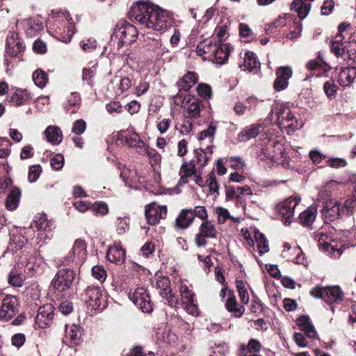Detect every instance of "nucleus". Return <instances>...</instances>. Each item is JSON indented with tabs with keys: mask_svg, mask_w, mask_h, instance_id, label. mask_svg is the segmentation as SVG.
Returning <instances> with one entry per match:
<instances>
[{
	"mask_svg": "<svg viewBox=\"0 0 356 356\" xmlns=\"http://www.w3.org/2000/svg\"><path fill=\"white\" fill-rule=\"evenodd\" d=\"M72 303L68 300L62 302L59 305V310L65 315H67L72 312Z\"/></svg>",
	"mask_w": 356,
	"mask_h": 356,
	"instance_id": "61",
	"label": "nucleus"
},
{
	"mask_svg": "<svg viewBox=\"0 0 356 356\" xmlns=\"http://www.w3.org/2000/svg\"><path fill=\"white\" fill-rule=\"evenodd\" d=\"M347 46L345 42H339V41H332L331 44L332 52L337 57L346 55Z\"/></svg>",
	"mask_w": 356,
	"mask_h": 356,
	"instance_id": "38",
	"label": "nucleus"
},
{
	"mask_svg": "<svg viewBox=\"0 0 356 356\" xmlns=\"http://www.w3.org/2000/svg\"><path fill=\"white\" fill-rule=\"evenodd\" d=\"M120 177L125 186L131 187L137 181L136 171L134 169L124 168L120 172Z\"/></svg>",
	"mask_w": 356,
	"mask_h": 356,
	"instance_id": "33",
	"label": "nucleus"
},
{
	"mask_svg": "<svg viewBox=\"0 0 356 356\" xmlns=\"http://www.w3.org/2000/svg\"><path fill=\"white\" fill-rule=\"evenodd\" d=\"M230 48L231 47L227 44H224L220 43L213 56L217 63L222 65L225 63L229 57V54L231 50Z\"/></svg>",
	"mask_w": 356,
	"mask_h": 356,
	"instance_id": "30",
	"label": "nucleus"
},
{
	"mask_svg": "<svg viewBox=\"0 0 356 356\" xmlns=\"http://www.w3.org/2000/svg\"><path fill=\"white\" fill-rule=\"evenodd\" d=\"M255 240L257 243V248L259 249V252L260 254L267 252L269 250L268 241L266 238L265 236L259 232H255Z\"/></svg>",
	"mask_w": 356,
	"mask_h": 356,
	"instance_id": "37",
	"label": "nucleus"
},
{
	"mask_svg": "<svg viewBox=\"0 0 356 356\" xmlns=\"http://www.w3.org/2000/svg\"><path fill=\"white\" fill-rule=\"evenodd\" d=\"M54 309L51 304H46L39 307L35 317V321L39 327H44L49 325L54 318Z\"/></svg>",
	"mask_w": 356,
	"mask_h": 356,
	"instance_id": "14",
	"label": "nucleus"
},
{
	"mask_svg": "<svg viewBox=\"0 0 356 356\" xmlns=\"http://www.w3.org/2000/svg\"><path fill=\"white\" fill-rule=\"evenodd\" d=\"M92 274L99 280H104L106 277V271L99 266H94L92 268Z\"/></svg>",
	"mask_w": 356,
	"mask_h": 356,
	"instance_id": "60",
	"label": "nucleus"
},
{
	"mask_svg": "<svg viewBox=\"0 0 356 356\" xmlns=\"http://www.w3.org/2000/svg\"><path fill=\"white\" fill-rule=\"evenodd\" d=\"M81 103V97L79 93L72 92L67 99V102L65 104V108L70 113H74L79 108Z\"/></svg>",
	"mask_w": 356,
	"mask_h": 356,
	"instance_id": "32",
	"label": "nucleus"
},
{
	"mask_svg": "<svg viewBox=\"0 0 356 356\" xmlns=\"http://www.w3.org/2000/svg\"><path fill=\"white\" fill-rule=\"evenodd\" d=\"M31 99V95L29 90L17 89L10 97V103L13 106H19L24 104Z\"/></svg>",
	"mask_w": 356,
	"mask_h": 356,
	"instance_id": "26",
	"label": "nucleus"
},
{
	"mask_svg": "<svg viewBox=\"0 0 356 356\" xmlns=\"http://www.w3.org/2000/svg\"><path fill=\"white\" fill-rule=\"evenodd\" d=\"M310 293L315 298H320L329 305L339 302L343 300V292L338 286L327 287L317 286L314 288Z\"/></svg>",
	"mask_w": 356,
	"mask_h": 356,
	"instance_id": "5",
	"label": "nucleus"
},
{
	"mask_svg": "<svg viewBox=\"0 0 356 356\" xmlns=\"http://www.w3.org/2000/svg\"><path fill=\"white\" fill-rule=\"evenodd\" d=\"M323 89L325 95L330 99H332L335 97L337 92V86L332 81H326L324 83Z\"/></svg>",
	"mask_w": 356,
	"mask_h": 356,
	"instance_id": "43",
	"label": "nucleus"
},
{
	"mask_svg": "<svg viewBox=\"0 0 356 356\" xmlns=\"http://www.w3.org/2000/svg\"><path fill=\"white\" fill-rule=\"evenodd\" d=\"M81 47L85 51L91 52L94 51L97 47V42L94 38H88L83 40L80 43Z\"/></svg>",
	"mask_w": 356,
	"mask_h": 356,
	"instance_id": "42",
	"label": "nucleus"
},
{
	"mask_svg": "<svg viewBox=\"0 0 356 356\" xmlns=\"http://www.w3.org/2000/svg\"><path fill=\"white\" fill-rule=\"evenodd\" d=\"M138 36L136 28L127 22H122L116 24L114 32L111 37V42L120 49L124 45H129L136 42Z\"/></svg>",
	"mask_w": 356,
	"mask_h": 356,
	"instance_id": "3",
	"label": "nucleus"
},
{
	"mask_svg": "<svg viewBox=\"0 0 356 356\" xmlns=\"http://www.w3.org/2000/svg\"><path fill=\"white\" fill-rule=\"evenodd\" d=\"M83 251H86V242L81 239H76L74 241V245L72 247V252H74V254L76 253L80 254Z\"/></svg>",
	"mask_w": 356,
	"mask_h": 356,
	"instance_id": "53",
	"label": "nucleus"
},
{
	"mask_svg": "<svg viewBox=\"0 0 356 356\" xmlns=\"http://www.w3.org/2000/svg\"><path fill=\"white\" fill-rule=\"evenodd\" d=\"M226 309L231 313H233L236 317H241L245 312V307L239 305L236 301L234 293L229 291L228 293V298L225 302Z\"/></svg>",
	"mask_w": 356,
	"mask_h": 356,
	"instance_id": "21",
	"label": "nucleus"
},
{
	"mask_svg": "<svg viewBox=\"0 0 356 356\" xmlns=\"http://www.w3.org/2000/svg\"><path fill=\"white\" fill-rule=\"evenodd\" d=\"M194 159L190 162L184 161L180 168L181 179L184 183L187 182V179L196 171V165L199 169L203 168L207 163L210 157L207 156V153L201 148L195 149L193 152Z\"/></svg>",
	"mask_w": 356,
	"mask_h": 356,
	"instance_id": "4",
	"label": "nucleus"
},
{
	"mask_svg": "<svg viewBox=\"0 0 356 356\" xmlns=\"http://www.w3.org/2000/svg\"><path fill=\"white\" fill-rule=\"evenodd\" d=\"M50 164L53 168L56 170H60L64 164V157L62 154H58L55 155L50 161Z\"/></svg>",
	"mask_w": 356,
	"mask_h": 356,
	"instance_id": "49",
	"label": "nucleus"
},
{
	"mask_svg": "<svg viewBox=\"0 0 356 356\" xmlns=\"http://www.w3.org/2000/svg\"><path fill=\"white\" fill-rule=\"evenodd\" d=\"M134 303L138 305L143 312L149 313L152 311V305L148 294H146L145 292L140 293L138 290L134 293Z\"/></svg>",
	"mask_w": 356,
	"mask_h": 356,
	"instance_id": "24",
	"label": "nucleus"
},
{
	"mask_svg": "<svg viewBox=\"0 0 356 356\" xmlns=\"http://www.w3.org/2000/svg\"><path fill=\"white\" fill-rule=\"evenodd\" d=\"M316 216V208L309 207L307 210L300 214V220L303 225H309L315 220Z\"/></svg>",
	"mask_w": 356,
	"mask_h": 356,
	"instance_id": "34",
	"label": "nucleus"
},
{
	"mask_svg": "<svg viewBox=\"0 0 356 356\" xmlns=\"http://www.w3.org/2000/svg\"><path fill=\"white\" fill-rule=\"evenodd\" d=\"M86 129V122L82 120L75 121L72 126V132L77 135L82 134Z\"/></svg>",
	"mask_w": 356,
	"mask_h": 356,
	"instance_id": "48",
	"label": "nucleus"
},
{
	"mask_svg": "<svg viewBox=\"0 0 356 356\" xmlns=\"http://www.w3.org/2000/svg\"><path fill=\"white\" fill-rule=\"evenodd\" d=\"M152 46L154 48V51L156 54V59H162L163 60H170V51L165 47H164L160 40L153 41Z\"/></svg>",
	"mask_w": 356,
	"mask_h": 356,
	"instance_id": "31",
	"label": "nucleus"
},
{
	"mask_svg": "<svg viewBox=\"0 0 356 356\" xmlns=\"http://www.w3.org/2000/svg\"><path fill=\"white\" fill-rule=\"evenodd\" d=\"M229 162L231 168L235 170H243L245 165L240 157H231Z\"/></svg>",
	"mask_w": 356,
	"mask_h": 356,
	"instance_id": "57",
	"label": "nucleus"
},
{
	"mask_svg": "<svg viewBox=\"0 0 356 356\" xmlns=\"http://www.w3.org/2000/svg\"><path fill=\"white\" fill-rule=\"evenodd\" d=\"M261 124H252L244 128L238 135L239 142H245L256 138L260 133Z\"/></svg>",
	"mask_w": 356,
	"mask_h": 356,
	"instance_id": "19",
	"label": "nucleus"
},
{
	"mask_svg": "<svg viewBox=\"0 0 356 356\" xmlns=\"http://www.w3.org/2000/svg\"><path fill=\"white\" fill-rule=\"evenodd\" d=\"M216 129V127L214 124H211L207 129L200 132L199 140H202L207 138H209L211 141V138H213L215 134Z\"/></svg>",
	"mask_w": 356,
	"mask_h": 356,
	"instance_id": "51",
	"label": "nucleus"
},
{
	"mask_svg": "<svg viewBox=\"0 0 356 356\" xmlns=\"http://www.w3.org/2000/svg\"><path fill=\"white\" fill-rule=\"evenodd\" d=\"M126 143L131 147L137 149L138 154H143L147 151L145 142L140 138V136L134 131H127L124 136Z\"/></svg>",
	"mask_w": 356,
	"mask_h": 356,
	"instance_id": "16",
	"label": "nucleus"
},
{
	"mask_svg": "<svg viewBox=\"0 0 356 356\" xmlns=\"http://www.w3.org/2000/svg\"><path fill=\"white\" fill-rule=\"evenodd\" d=\"M182 106L186 110L189 118H197L200 116L203 104L200 99L193 95L186 96L182 102Z\"/></svg>",
	"mask_w": 356,
	"mask_h": 356,
	"instance_id": "9",
	"label": "nucleus"
},
{
	"mask_svg": "<svg viewBox=\"0 0 356 356\" xmlns=\"http://www.w3.org/2000/svg\"><path fill=\"white\" fill-rule=\"evenodd\" d=\"M83 300L88 307L92 309H98L101 306L102 291L100 288L96 286H88L82 295Z\"/></svg>",
	"mask_w": 356,
	"mask_h": 356,
	"instance_id": "11",
	"label": "nucleus"
},
{
	"mask_svg": "<svg viewBox=\"0 0 356 356\" xmlns=\"http://www.w3.org/2000/svg\"><path fill=\"white\" fill-rule=\"evenodd\" d=\"M95 70L84 68L83 70L82 79L86 81L87 83L92 86L93 85L92 77L95 76Z\"/></svg>",
	"mask_w": 356,
	"mask_h": 356,
	"instance_id": "58",
	"label": "nucleus"
},
{
	"mask_svg": "<svg viewBox=\"0 0 356 356\" xmlns=\"http://www.w3.org/2000/svg\"><path fill=\"white\" fill-rule=\"evenodd\" d=\"M198 95L203 99H208L211 97V88L206 83H200L197 87Z\"/></svg>",
	"mask_w": 356,
	"mask_h": 356,
	"instance_id": "40",
	"label": "nucleus"
},
{
	"mask_svg": "<svg viewBox=\"0 0 356 356\" xmlns=\"http://www.w3.org/2000/svg\"><path fill=\"white\" fill-rule=\"evenodd\" d=\"M67 21V26L58 27L59 33L62 35V40L63 42H69L75 33V27L72 18L67 14L66 16Z\"/></svg>",
	"mask_w": 356,
	"mask_h": 356,
	"instance_id": "29",
	"label": "nucleus"
},
{
	"mask_svg": "<svg viewBox=\"0 0 356 356\" xmlns=\"http://www.w3.org/2000/svg\"><path fill=\"white\" fill-rule=\"evenodd\" d=\"M24 280V275L15 271H11L8 275V283L13 286H22Z\"/></svg>",
	"mask_w": 356,
	"mask_h": 356,
	"instance_id": "39",
	"label": "nucleus"
},
{
	"mask_svg": "<svg viewBox=\"0 0 356 356\" xmlns=\"http://www.w3.org/2000/svg\"><path fill=\"white\" fill-rule=\"evenodd\" d=\"M26 341V337L24 334L18 333L14 334L11 338L12 344L17 348L23 346Z\"/></svg>",
	"mask_w": 356,
	"mask_h": 356,
	"instance_id": "56",
	"label": "nucleus"
},
{
	"mask_svg": "<svg viewBox=\"0 0 356 356\" xmlns=\"http://www.w3.org/2000/svg\"><path fill=\"white\" fill-rule=\"evenodd\" d=\"M316 240L318 241L320 248L329 251L330 243L327 241L328 239V236L321 232L317 233L315 236Z\"/></svg>",
	"mask_w": 356,
	"mask_h": 356,
	"instance_id": "46",
	"label": "nucleus"
},
{
	"mask_svg": "<svg viewBox=\"0 0 356 356\" xmlns=\"http://www.w3.org/2000/svg\"><path fill=\"white\" fill-rule=\"evenodd\" d=\"M47 140L52 145H58L63 140V133L57 126L50 125L44 131Z\"/></svg>",
	"mask_w": 356,
	"mask_h": 356,
	"instance_id": "23",
	"label": "nucleus"
},
{
	"mask_svg": "<svg viewBox=\"0 0 356 356\" xmlns=\"http://www.w3.org/2000/svg\"><path fill=\"white\" fill-rule=\"evenodd\" d=\"M291 10L297 13L298 17L303 19L309 14L311 9V3L304 0H293L291 4Z\"/></svg>",
	"mask_w": 356,
	"mask_h": 356,
	"instance_id": "27",
	"label": "nucleus"
},
{
	"mask_svg": "<svg viewBox=\"0 0 356 356\" xmlns=\"http://www.w3.org/2000/svg\"><path fill=\"white\" fill-rule=\"evenodd\" d=\"M25 46L18 38L16 33H10L7 37L6 52L12 57H17L24 51Z\"/></svg>",
	"mask_w": 356,
	"mask_h": 356,
	"instance_id": "13",
	"label": "nucleus"
},
{
	"mask_svg": "<svg viewBox=\"0 0 356 356\" xmlns=\"http://www.w3.org/2000/svg\"><path fill=\"white\" fill-rule=\"evenodd\" d=\"M217 213L218 214V220L219 223H224L227 218H230L235 222L237 221L234 217H232L229 215L228 211L225 209L218 207L217 209Z\"/></svg>",
	"mask_w": 356,
	"mask_h": 356,
	"instance_id": "52",
	"label": "nucleus"
},
{
	"mask_svg": "<svg viewBox=\"0 0 356 356\" xmlns=\"http://www.w3.org/2000/svg\"><path fill=\"white\" fill-rule=\"evenodd\" d=\"M334 8L333 0H325L321 6V14L323 15H330Z\"/></svg>",
	"mask_w": 356,
	"mask_h": 356,
	"instance_id": "59",
	"label": "nucleus"
},
{
	"mask_svg": "<svg viewBox=\"0 0 356 356\" xmlns=\"http://www.w3.org/2000/svg\"><path fill=\"white\" fill-rule=\"evenodd\" d=\"M204 47L202 49V52H207V54L213 56L215 50L220 44L217 41L213 42L212 40H205L203 42Z\"/></svg>",
	"mask_w": 356,
	"mask_h": 356,
	"instance_id": "44",
	"label": "nucleus"
},
{
	"mask_svg": "<svg viewBox=\"0 0 356 356\" xmlns=\"http://www.w3.org/2000/svg\"><path fill=\"white\" fill-rule=\"evenodd\" d=\"M19 302L14 296H7L2 301L0 307V319L8 321L18 312Z\"/></svg>",
	"mask_w": 356,
	"mask_h": 356,
	"instance_id": "8",
	"label": "nucleus"
},
{
	"mask_svg": "<svg viewBox=\"0 0 356 356\" xmlns=\"http://www.w3.org/2000/svg\"><path fill=\"white\" fill-rule=\"evenodd\" d=\"M292 70L289 66L280 67L277 71V78L274 82V88L276 91H281L287 88L288 80L291 77Z\"/></svg>",
	"mask_w": 356,
	"mask_h": 356,
	"instance_id": "15",
	"label": "nucleus"
},
{
	"mask_svg": "<svg viewBox=\"0 0 356 356\" xmlns=\"http://www.w3.org/2000/svg\"><path fill=\"white\" fill-rule=\"evenodd\" d=\"M238 65L241 70L252 72L259 66V62L253 52L246 51L243 60Z\"/></svg>",
	"mask_w": 356,
	"mask_h": 356,
	"instance_id": "20",
	"label": "nucleus"
},
{
	"mask_svg": "<svg viewBox=\"0 0 356 356\" xmlns=\"http://www.w3.org/2000/svg\"><path fill=\"white\" fill-rule=\"evenodd\" d=\"M145 149L147 151L141 154L142 155H147L151 161L154 162V164L159 163L161 161V156L155 149H150L147 145L145 146Z\"/></svg>",
	"mask_w": 356,
	"mask_h": 356,
	"instance_id": "45",
	"label": "nucleus"
},
{
	"mask_svg": "<svg viewBox=\"0 0 356 356\" xmlns=\"http://www.w3.org/2000/svg\"><path fill=\"white\" fill-rule=\"evenodd\" d=\"M194 220L193 209H182L175 220L177 229H185L191 226Z\"/></svg>",
	"mask_w": 356,
	"mask_h": 356,
	"instance_id": "17",
	"label": "nucleus"
},
{
	"mask_svg": "<svg viewBox=\"0 0 356 356\" xmlns=\"http://www.w3.org/2000/svg\"><path fill=\"white\" fill-rule=\"evenodd\" d=\"M206 183L209 188V192L211 193H216L217 195L218 194V186L213 172L209 174V178L207 179Z\"/></svg>",
	"mask_w": 356,
	"mask_h": 356,
	"instance_id": "47",
	"label": "nucleus"
},
{
	"mask_svg": "<svg viewBox=\"0 0 356 356\" xmlns=\"http://www.w3.org/2000/svg\"><path fill=\"white\" fill-rule=\"evenodd\" d=\"M356 78V68L354 67H341L339 74L338 82L343 87L350 86Z\"/></svg>",
	"mask_w": 356,
	"mask_h": 356,
	"instance_id": "18",
	"label": "nucleus"
},
{
	"mask_svg": "<svg viewBox=\"0 0 356 356\" xmlns=\"http://www.w3.org/2000/svg\"><path fill=\"white\" fill-rule=\"evenodd\" d=\"M261 348V345L257 339H252L249 341L247 346H243L242 350H248V352H259Z\"/></svg>",
	"mask_w": 356,
	"mask_h": 356,
	"instance_id": "50",
	"label": "nucleus"
},
{
	"mask_svg": "<svg viewBox=\"0 0 356 356\" xmlns=\"http://www.w3.org/2000/svg\"><path fill=\"white\" fill-rule=\"evenodd\" d=\"M200 232L208 238H216L217 236V230L215 226L209 220L202 223L200 227Z\"/></svg>",
	"mask_w": 356,
	"mask_h": 356,
	"instance_id": "35",
	"label": "nucleus"
},
{
	"mask_svg": "<svg viewBox=\"0 0 356 356\" xmlns=\"http://www.w3.org/2000/svg\"><path fill=\"white\" fill-rule=\"evenodd\" d=\"M327 162L330 167L335 168L344 167L346 165V160L339 158L330 159Z\"/></svg>",
	"mask_w": 356,
	"mask_h": 356,
	"instance_id": "64",
	"label": "nucleus"
},
{
	"mask_svg": "<svg viewBox=\"0 0 356 356\" xmlns=\"http://www.w3.org/2000/svg\"><path fill=\"white\" fill-rule=\"evenodd\" d=\"M347 202H325L324 210L325 214L331 218H337L341 215L351 212L350 207L346 203Z\"/></svg>",
	"mask_w": 356,
	"mask_h": 356,
	"instance_id": "12",
	"label": "nucleus"
},
{
	"mask_svg": "<svg viewBox=\"0 0 356 356\" xmlns=\"http://www.w3.org/2000/svg\"><path fill=\"white\" fill-rule=\"evenodd\" d=\"M197 81V76L193 72H188L177 83L179 91H188Z\"/></svg>",
	"mask_w": 356,
	"mask_h": 356,
	"instance_id": "25",
	"label": "nucleus"
},
{
	"mask_svg": "<svg viewBox=\"0 0 356 356\" xmlns=\"http://www.w3.org/2000/svg\"><path fill=\"white\" fill-rule=\"evenodd\" d=\"M35 84L40 88H44L48 82V76L41 69L35 70L32 76Z\"/></svg>",
	"mask_w": 356,
	"mask_h": 356,
	"instance_id": "36",
	"label": "nucleus"
},
{
	"mask_svg": "<svg viewBox=\"0 0 356 356\" xmlns=\"http://www.w3.org/2000/svg\"><path fill=\"white\" fill-rule=\"evenodd\" d=\"M145 214L148 224L156 225L159 223L161 219L166 217L167 207L160 206L156 202H152L145 207Z\"/></svg>",
	"mask_w": 356,
	"mask_h": 356,
	"instance_id": "7",
	"label": "nucleus"
},
{
	"mask_svg": "<svg viewBox=\"0 0 356 356\" xmlns=\"http://www.w3.org/2000/svg\"><path fill=\"white\" fill-rule=\"evenodd\" d=\"M33 49L37 53L44 54L47 51V46L45 42L38 39L34 42Z\"/></svg>",
	"mask_w": 356,
	"mask_h": 356,
	"instance_id": "62",
	"label": "nucleus"
},
{
	"mask_svg": "<svg viewBox=\"0 0 356 356\" xmlns=\"http://www.w3.org/2000/svg\"><path fill=\"white\" fill-rule=\"evenodd\" d=\"M74 278L75 273L70 268H63L58 270L51 282V286L55 290V293L65 292L68 290Z\"/></svg>",
	"mask_w": 356,
	"mask_h": 356,
	"instance_id": "6",
	"label": "nucleus"
},
{
	"mask_svg": "<svg viewBox=\"0 0 356 356\" xmlns=\"http://www.w3.org/2000/svg\"><path fill=\"white\" fill-rule=\"evenodd\" d=\"M42 172L40 165H32L29 168L28 179L31 183L36 181Z\"/></svg>",
	"mask_w": 356,
	"mask_h": 356,
	"instance_id": "41",
	"label": "nucleus"
},
{
	"mask_svg": "<svg viewBox=\"0 0 356 356\" xmlns=\"http://www.w3.org/2000/svg\"><path fill=\"white\" fill-rule=\"evenodd\" d=\"M33 147L31 145H28L24 146L22 148L21 154H20L21 159L24 160V159H30V158L33 157Z\"/></svg>",
	"mask_w": 356,
	"mask_h": 356,
	"instance_id": "63",
	"label": "nucleus"
},
{
	"mask_svg": "<svg viewBox=\"0 0 356 356\" xmlns=\"http://www.w3.org/2000/svg\"><path fill=\"white\" fill-rule=\"evenodd\" d=\"M269 118L280 127L288 129L290 131L302 127V123L298 121L290 108L281 103H275L272 106Z\"/></svg>",
	"mask_w": 356,
	"mask_h": 356,
	"instance_id": "2",
	"label": "nucleus"
},
{
	"mask_svg": "<svg viewBox=\"0 0 356 356\" xmlns=\"http://www.w3.org/2000/svg\"><path fill=\"white\" fill-rule=\"evenodd\" d=\"M106 257L111 262L122 264L125 258V250L119 246L111 247L107 251Z\"/></svg>",
	"mask_w": 356,
	"mask_h": 356,
	"instance_id": "28",
	"label": "nucleus"
},
{
	"mask_svg": "<svg viewBox=\"0 0 356 356\" xmlns=\"http://www.w3.org/2000/svg\"><path fill=\"white\" fill-rule=\"evenodd\" d=\"M72 204L76 210L81 213L90 209L96 215H105L108 211L107 204L102 202H95L93 204H91L90 202H72Z\"/></svg>",
	"mask_w": 356,
	"mask_h": 356,
	"instance_id": "10",
	"label": "nucleus"
},
{
	"mask_svg": "<svg viewBox=\"0 0 356 356\" xmlns=\"http://www.w3.org/2000/svg\"><path fill=\"white\" fill-rule=\"evenodd\" d=\"M130 19L155 31H162L170 26L168 13L159 6L148 2L140 1L131 8Z\"/></svg>",
	"mask_w": 356,
	"mask_h": 356,
	"instance_id": "1",
	"label": "nucleus"
},
{
	"mask_svg": "<svg viewBox=\"0 0 356 356\" xmlns=\"http://www.w3.org/2000/svg\"><path fill=\"white\" fill-rule=\"evenodd\" d=\"M286 24H287L286 19H285L284 17H279L274 22H273L272 24H270L269 25V27H268V29H267L266 31L273 33L274 32L273 29L282 28V27L286 26Z\"/></svg>",
	"mask_w": 356,
	"mask_h": 356,
	"instance_id": "54",
	"label": "nucleus"
},
{
	"mask_svg": "<svg viewBox=\"0 0 356 356\" xmlns=\"http://www.w3.org/2000/svg\"><path fill=\"white\" fill-rule=\"evenodd\" d=\"M292 207L288 202H280L277 204L275 208L279 213L282 216V220L284 225H289L291 223V218L294 213V207Z\"/></svg>",
	"mask_w": 356,
	"mask_h": 356,
	"instance_id": "22",
	"label": "nucleus"
},
{
	"mask_svg": "<svg viewBox=\"0 0 356 356\" xmlns=\"http://www.w3.org/2000/svg\"><path fill=\"white\" fill-rule=\"evenodd\" d=\"M106 108L110 114L120 113L122 110V107L118 102H113L107 104Z\"/></svg>",
	"mask_w": 356,
	"mask_h": 356,
	"instance_id": "55",
	"label": "nucleus"
}]
</instances>
